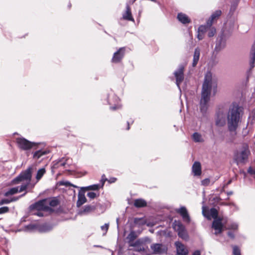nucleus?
Masks as SVG:
<instances>
[{"label":"nucleus","instance_id":"obj_9","mask_svg":"<svg viewBox=\"0 0 255 255\" xmlns=\"http://www.w3.org/2000/svg\"><path fill=\"white\" fill-rule=\"evenodd\" d=\"M174 230L178 232V236L184 240L188 238V235L184 227L180 223H175L174 224Z\"/></svg>","mask_w":255,"mask_h":255},{"label":"nucleus","instance_id":"obj_46","mask_svg":"<svg viewBox=\"0 0 255 255\" xmlns=\"http://www.w3.org/2000/svg\"><path fill=\"white\" fill-rule=\"evenodd\" d=\"M48 231V230H47V229H42V231H43V232H46V231Z\"/></svg>","mask_w":255,"mask_h":255},{"label":"nucleus","instance_id":"obj_4","mask_svg":"<svg viewBox=\"0 0 255 255\" xmlns=\"http://www.w3.org/2000/svg\"><path fill=\"white\" fill-rule=\"evenodd\" d=\"M58 203L56 199H45L40 201L33 205V208L37 211L34 214L38 216H43L45 215V212H51L52 209L50 207H55Z\"/></svg>","mask_w":255,"mask_h":255},{"label":"nucleus","instance_id":"obj_34","mask_svg":"<svg viewBox=\"0 0 255 255\" xmlns=\"http://www.w3.org/2000/svg\"><path fill=\"white\" fill-rule=\"evenodd\" d=\"M210 180L209 178H206L202 181V184L204 186H208L209 185Z\"/></svg>","mask_w":255,"mask_h":255},{"label":"nucleus","instance_id":"obj_15","mask_svg":"<svg viewBox=\"0 0 255 255\" xmlns=\"http://www.w3.org/2000/svg\"><path fill=\"white\" fill-rule=\"evenodd\" d=\"M27 187V185H22L20 188L18 187L12 188L9 189L8 191L5 193V195L8 196L10 195L14 194L18 192H21L23 190H25Z\"/></svg>","mask_w":255,"mask_h":255},{"label":"nucleus","instance_id":"obj_7","mask_svg":"<svg viewBox=\"0 0 255 255\" xmlns=\"http://www.w3.org/2000/svg\"><path fill=\"white\" fill-rule=\"evenodd\" d=\"M145 243V240L139 239L134 243H130V246L133 247L135 251L138 252H144L147 249V247Z\"/></svg>","mask_w":255,"mask_h":255},{"label":"nucleus","instance_id":"obj_10","mask_svg":"<svg viewBox=\"0 0 255 255\" xmlns=\"http://www.w3.org/2000/svg\"><path fill=\"white\" fill-rule=\"evenodd\" d=\"M150 248L154 254L161 255L166 253L167 251V247L160 244H153L151 245Z\"/></svg>","mask_w":255,"mask_h":255},{"label":"nucleus","instance_id":"obj_11","mask_svg":"<svg viewBox=\"0 0 255 255\" xmlns=\"http://www.w3.org/2000/svg\"><path fill=\"white\" fill-rule=\"evenodd\" d=\"M183 71L184 66L181 65L174 73L176 78V84L179 89H180L179 84L183 81L184 79Z\"/></svg>","mask_w":255,"mask_h":255},{"label":"nucleus","instance_id":"obj_20","mask_svg":"<svg viewBox=\"0 0 255 255\" xmlns=\"http://www.w3.org/2000/svg\"><path fill=\"white\" fill-rule=\"evenodd\" d=\"M86 198L84 193L82 192H79L78 194V199L77 202V206L80 207L86 202Z\"/></svg>","mask_w":255,"mask_h":255},{"label":"nucleus","instance_id":"obj_19","mask_svg":"<svg viewBox=\"0 0 255 255\" xmlns=\"http://www.w3.org/2000/svg\"><path fill=\"white\" fill-rule=\"evenodd\" d=\"M126 9V11L123 14V19L134 21V19L132 16L129 6L128 5H127Z\"/></svg>","mask_w":255,"mask_h":255},{"label":"nucleus","instance_id":"obj_33","mask_svg":"<svg viewBox=\"0 0 255 255\" xmlns=\"http://www.w3.org/2000/svg\"><path fill=\"white\" fill-rule=\"evenodd\" d=\"M249 119L252 121H254L255 119V109L250 113Z\"/></svg>","mask_w":255,"mask_h":255},{"label":"nucleus","instance_id":"obj_25","mask_svg":"<svg viewBox=\"0 0 255 255\" xmlns=\"http://www.w3.org/2000/svg\"><path fill=\"white\" fill-rule=\"evenodd\" d=\"M192 138L195 142H202L204 141L202 135L197 132H195L193 134Z\"/></svg>","mask_w":255,"mask_h":255},{"label":"nucleus","instance_id":"obj_48","mask_svg":"<svg viewBox=\"0 0 255 255\" xmlns=\"http://www.w3.org/2000/svg\"><path fill=\"white\" fill-rule=\"evenodd\" d=\"M143 240H145L146 242H147V241H148V242H150V240H149L148 239H144Z\"/></svg>","mask_w":255,"mask_h":255},{"label":"nucleus","instance_id":"obj_41","mask_svg":"<svg viewBox=\"0 0 255 255\" xmlns=\"http://www.w3.org/2000/svg\"><path fill=\"white\" fill-rule=\"evenodd\" d=\"M204 35H202L201 32H198V34L197 35V37L199 39V40H201L203 38Z\"/></svg>","mask_w":255,"mask_h":255},{"label":"nucleus","instance_id":"obj_22","mask_svg":"<svg viewBox=\"0 0 255 255\" xmlns=\"http://www.w3.org/2000/svg\"><path fill=\"white\" fill-rule=\"evenodd\" d=\"M200 56V50L199 48H197L195 50L194 57H193V66H195L199 60Z\"/></svg>","mask_w":255,"mask_h":255},{"label":"nucleus","instance_id":"obj_5","mask_svg":"<svg viewBox=\"0 0 255 255\" xmlns=\"http://www.w3.org/2000/svg\"><path fill=\"white\" fill-rule=\"evenodd\" d=\"M250 153L248 146L244 144L241 148L237 150L234 153V160L238 164L242 163L247 159Z\"/></svg>","mask_w":255,"mask_h":255},{"label":"nucleus","instance_id":"obj_24","mask_svg":"<svg viewBox=\"0 0 255 255\" xmlns=\"http://www.w3.org/2000/svg\"><path fill=\"white\" fill-rule=\"evenodd\" d=\"M134 205L137 207H142L146 205V203L143 199H137L134 201Z\"/></svg>","mask_w":255,"mask_h":255},{"label":"nucleus","instance_id":"obj_12","mask_svg":"<svg viewBox=\"0 0 255 255\" xmlns=\"http://www.w3.org/2000/svg\"><path fill=\"white\" fill-rule=\"evenodd\" d=\"M226 115L223 112H219L216 118V125L218 127H223L226 125Z\"/></svg>","mask_w":255,"mask_h":255},{"label":"nucleus","instance_id":"obj_1","mask_svg":"<svg viewBox=\"0 0 255 255\" xmlns=\"http://www.w3.org/2000/svg\"><path fill=\"white\" fill-rule=\"evenodd\" d=\"M216 87L217 81L216 79L213 77L212 74L210 72H207L202 86L200 101V109L202 112H206L207 109L211 90L215 89Z\"/></svg>","mask_w":255,"mask_h":255},{"label":"nucleus","instance_id":"obj_44","mask_svg":"<svg viewBox=\"0 0 255 255\" xmlns=\"http://www.w3.org/2000/svg\"><path fill=\"white\" fill-rule=\"evenodd\" d=\"M228 236L229 237H230L231 238H233L234 237V235L232 233H231V232L228 233Z\"/></svg>","mask_w":255,"mask_h":255},{"label":"nucleus","instance_id":"obj_21","mask_svg":"<svg viewBox=\"0 0 255 255\" xmlns=\"http://www.w3.org/2000/svg\"><path fill=\"white\" fill-rule=\"evenodd\" d=\"M177 18L181 22L184 24L188 23L190 22L188 17L183 13H179Z\"/></svg>","mask_w":255,"mask_h":255},{"label":"nucleus","instance_id":"obj_30","mask_svg":"<svg viewBox=\"0 0 255 255\" xmlns=\"http://www.w3.org/2000/svg\"><path fill=\"white\" fill-rule=\"evenodd\" d=\"M136 238V236L135 233L133 232L130 233L127 237L128 239L129 240V244L130 245V243H134L133 241Z\"/></svg>","mask_w":255,"mask_h":255},{"label":"nucleus","instance_id":"obj_39","mask_svg":"<svg viewBox=\"0 0 255 255\" xmlns=\"http://www.w3.org/2000/svg\"><path fill=\"white\" fill-rule=\"evenodd\" d=\"M87 196L88 197H89L91 199H94L96 197V194L94 192H89L88 193Z\"/></svg>","mask_w":255,"mask_h":255},{"label":"nucleus","instance_id":"obj_38","mask_svg":"<svg viewBox=\"0 0 255 255\" xmlns=\"http://www.w3.org/2000/svg\"><path fill=\"white\" fill-rule=\"evenodd\" d=\"M8 211V208L7 207H3L0 208V214L6 213Z\"/></svg>","mask_w":255,"mask_h":255},{"label":"nucleus","instance_id":"obj_29","mask_svg":"<svg viewBox=\"0 0 255 255\" xmlns=\"http://www.w3.org/2000/svg\"><path fill=\"white\" fill-rule=\"evenodd\" d=\"M208 27L209 26L207 24L206 25H201L199 27L198 32H201L202 35H204L206 31H208Z\"/></svg>","mask_w":255,"mask_h":255},{"label":"nucleus","instance_id":"obj_45","mask_svg":"<svg viewBox=\"0 0 255 255\" xmlns=\"http://www.w3.org/2000/svg\"><path fill=\"white\" fill-rule=\"evenodd\" d=\"M116 181L115 178H112L109 180V182L111 183L114 182Z\"/></svg>","mask_w":255,"mask_h":255},{"label":"nucleus","instance_id":"obj_23","mask_svg":"<svg viewBox=\"0 0 255 255\" xmlns=\"http://www.w3.org/2000/svg\"><path fill=\"white\" fill-rule=\"evenodd\" d=\"M200 56V50L199 48H197L195 50L194 57H193V66H195L199 60Z\"/></svg>","mask_w":255,"mask_h":255},{"label":"nucleus","instance_id":"obj_43","mask_svg":"<svg viewBox=\"0 0 255 255\" xmlns=\"http://www.w3.org/2000/svg\"><path fill=\"white\" fill-rule=\"evenodd\" d=\"M193 255H201L200 252L199 251H196L193 254Z\"/></svg>","mask_w":255,"mask_h":255},{"label":"nucleus","instance_id":"obj_49","mask_svg":"<svg viewBox=\"0 0 255 255\" xmlns=\"http://www.w3.org/2000/svg\"><path fill=\"white\" fill-rule=\"evenodd\" d=\"M67 184H68V182H66V183H65V185H67Z\"/></svg>","mask_w":255,"mask_h":255},{"label":"nucleus","instance_id":"obj_31","mask_svg":"<svg viewBox=\"0 0 255 255\" xmlns=\"http://www.w3.org/2000/svg\"><path fill=\"white\" fill-rule=\"evenodd\" d=\"M99 188V186L98 185H91L87 187H85V188L87 190H98Z\"/></svg>","mask_w":255,"mask_h":255},{"label":"nucleus","instance_id":"obj_14","mask_svg":"<svg viewBox=\"0 0 255 255\" xmlns=\"http://www.w3.org/2000/svg\"><path fill=\"white\" fill-rule=\"evenodd\" d=\"M176 211L181 215L184 221L187 222H190V217L188 213V211L185 207H182L176 209Z\"/></svg>","mask_w":255,"mask_h":255},{"label":"nucleus","instance_id":"obj_8","mask_svg":"<svg viewBox=\"0 0 255 255\" xmlns=\"http://www.w3.org/2000/svg\"><path fill=\"white\" fill-rule=\"evenodd\" d=\"M31 168H29L22 173L18 177L15 178L12 182L13 184H17L19 181L25 180L27 182L29 183L31 180Z\"/></svg>","mask_w":255,"mask_h":255},{"label":"nucleus","instance_id":"obj_26","mask_svg":"<svg viewBox=\"0 0 255 255\" xmlns=\"http://www.w3.org/2000/svg\"><path fill=\"white\" fill-rule=\"evenodd\" d=\"M47 152L45 150H44V151L39 150V151L35 152L34 153L33 157H34V158H35L36 159H38L40 157H41L42 155L47 154Z\"/></svg>","mask_w":255,"mask_h":255},{"label":"nucleus","instance_id":"obj_42","mask_svg":"<svg viewBox=\"0 0 255 255\" xmlns=\"http://www.w3.org/2000/svg\"><path fill=\"white\" fill-rule=\"evenodd\" d=\"M92 208L90 206H88L85 207V211L87 212H89L91 210Z\"/></svg>","mask_w":255,"mask_h":255},{"label":"nucleus","instance_id":"obj_3","mask_svg":"<svg viewBox=\"0 0 255 255\" xmlns=\"http://www.w3.org/2000/svg\"><path fill=\"white\" fill-rule=\"evenodd\" d=\"M202 214L209 220H211L212 218L214 219L212 227L215 231V234L218 235L221 233L226 221L223 218L218 217L217 210L215 208H212L209 210L206 207L203 206Z\"/></svg>","mask_w":255,"mask_h":255},{"label":"nucleus","instance_id":"obj_2","mask_svg":"<svg viewBox=\"0 0 255 255\" xmlns=\"http://www.w3.org/2000/svg\"><path fill=\"white\" fill-rule=\"evenodd\" d=\"M243 115V110L237 104L232 105L228 110L227 121L228 129L235 131L240 126Z\"/></svg>","mask_w":255,"mask_h":255},{"label":"nucleus","instance_id":"obj_36","mask_svg":"<svg viewBox=\"0 0 255 255\" xmlns=\"http://www.w3.org/2000/svg\"><path fill=\"white\" fill-rule=\"evenodd\" d=\"M238 226L236 223L232 224L228 228L230 230H236L238 229Z\"/></svg>","mask_w":255,"mask_h":255},{"label":"nucleus","instance_id":"obj_27","mask_svg":"<svg viewBox=\"0 0 255 255\" xmlns=\"http://www.w3.org/2000/svg\"><path fill=\"white\" fill-rule=\"evenodd\" d=\"M45 168H42L38 170L36 177L37 180H39L41 178L42 176L45 174Z\"/></svg>","mask_w":255,"mask_h":255},{"label":"nucleus","instance_id":"obj_35","mask_svg":"<svg viewBox=\"0 0 255 255\" xmlns=\"http://www.w3.org/2000/svg\"><path fill=\"white\" fill-rule=\"evenodd\" d=\"M109 226V224H105L104 226L101 227V229L104 231V235H105L107 232Z\"/></svg>","mask_w":255,"mask_h":255},{"label":"nucleus","instance_id":"obj_17","mask_svg":"<svg viewBox=\"0 0 255 255\" xmlns=\"http://www.w3.org/2000/svg\"><path fill=\"white\" fill-rule=\"evenodd\" d=\"M222 12L221 10H218L216 11L214 13H213L209 19L207 21V24L208 26H212L213 21L216 19H217L221 15Z\"/></svg>","mask_w":255,"mask_h":255},{"label":"nucleus","instance_id":"obj_32","mask_svg":"<svg viewBox=\"0 0 255 255\" xmlns=\"http://www.w3.org/2000/svg\"><path fill=\"white\" fill-rule=\"evenodd\" d=\"M233 254L234 255H241L240 250L237 247H233Z\"/></svg>","mask_w":255,"mask_h":255},{"label":"nucleus","instance_id":"obj_18","mask_svg":"<svg viewBox=\"0 0 255 255\" xmlns=\"http://www.w3.org/2000/svg\"><path fill=\"white\" fill-rule=\"evenodd\" d=\"M192 172L194 175L198 176L201 173V164L199 162H195L192 166Z\"/></svg>","mask_w":255,"mask_h":255},{"label":"nucleus","instance_id":"obj_47","mask_svg":"<svg viewBox=\"0 0 255 255\" xmlns=\"http://www.w3.org/2000/svg\"><path fill=\"white\" fill-rule=\"evenodd\" d=\"M118 108H117V107H112V109H113V110H116V109H118Z\"/></svg>","mask_w":255,"mask_h":255},{"label":"nucleus","instance_id":"obj_13","mask_svg":"<svg viewBox=\"0 0 255 255\" xmlns=\"http://www.w3.org/2000/svg\"><path fill=\"white\" fill-rule=\"evenodd\" d=\"M178 255H187L188 253L187 248L181 243L176 242L175 243Z\"/></svg>","mask_w":255,"mask_h":255},{"label":"nucleus","instance_id":"obj_40","mask_svg":"<svg viewBox=\"0 0 255 255\" xmlns=\"http://www.w3.org/2000/svg\"><path fill=\"white\" fill-rule=\"evenodd\" d=\"M248 172L252 174H255V169L250 167L248 169Z\"/></svg>","mask_w":255,"mask_h":255},{"label":"nucleus","instance_id":"obj_28","mask_svg":"<svg viewBox=\"0 0 255 255\" xmlns=\"http://www.w3.org/2000/svg\"><path fill=\"white\" fill-rule=\"evenodd\" d=\"M216 32V30L215 27L211 26H209L208 29V35L209 37L213 36Z\"/></svg>","mask_w":255,"mask_h":255},{"label":"nucleus","instance_id":"obj_50","mask_svg":"<svg viewBox=\"0 0 255 255\" xmlns=\"http://www.w3.org/2000/svg\"><path fill=\"white\" fill-rule=\"evenodd\" d=\"M129 126H128V129H129Z\"/></svg>","mask_w":255,"mask_h":255},{"label":"nucleus","instance_id":"obj_6","mask_svg":"<svg viewBox=\"0 0 255 255\" xmlns=\"http://www.w3.org/2000/svg\"><path fill=\"white\" fill-rule=\"evenodd\" d=\"M16 142L18 146L23 150H29L36 145L34 142H31L23 137L17 138Z\"/></svg>","mask_w":255,"mask_h":255},{"label":"nucleus","instance_id":"obj_16","mask_svg":"<svg viewBox=\"0 0 255 255\" xmlns=\"http://www.w3.org/2000/svg\"><path fill=\"white\" fill-rule=\"evenodd\" d=\"M125 53L124 48H120L117 52L115 53L112 59L113 62H119L123 58Z\"/></svg>","mask_w":255,"mask_h":255},{"label":"nucleus","instance_id":"obj_37","mask_svg":"<svg viewBox=\"0 0 255 255\" xmlns=\"http://www.w3.org/2000/svg\"><path fill=\"white\" fill-rule=\"evenodd\" d=\"M15 200H16V199H12L11 200H9L8 199H3V200H2L0 202V205H2V204H8V203H10L11 201H15Z\"/></svg>","mask_w":255,"mask_h":255}]
</instances>
